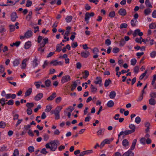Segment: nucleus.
Returning a JSON list of instances; mask_svg holds the SVG:
<instances>
[{
	"mask_svg": "<svg viewBox=\"0 0 156 156\" xmlns=\"http://www.w3.org/2000/svg\"><path fill=\"white\" fill-rule=\"evenodd\" d=\"M51 145V151H55L57 149L58 144H59V141L58 140L51 141L50 142Z\"/></svg>",
	"mask_w": 156,
	"mask_h": 156,
	"instance_id": "1",
	"label": "nucleus"
},
{
	"mask_svg": "<svg viewBox=\"0 0 156 156\" xmlns=\"http://www.w3.org/2000/svg\"><path fill=\"white\" fill-rule=\"evenodd\" d=\"M70 77L69 75H66L62 77L61 80V82L62 83H64L70 80Z\"/></svg>",
	"mask_w": 156,
	"mask_h": 156,
	"instance_id": "2",
	"label": "nucleus"
},
{
	"mask_svg": "<svg viewBox=\"0 0 156 156\" xmlns=\"http://www.w3.org/2000/svg\"><path fill=\"white\" fill-rule=\"evenodd\" d=\"M133 133H132V131H131L130 130H126L125 131H121L120 132L119 134L118 135V136L119 137L121 135H127L131 134Z\"/></svg>",
	"mask_w": 156,
	"mask_h": 156,
	"instance_id": "3",
	"label": "nucleus"
},
{
	"mask_svg": "<svg viewBox=\"0 0 156 156\" xmlns=\"http://www.w3.org/2000/svg\"><path fill=\"white\" fill-rule=\"evenodd\" d=\"M62 106H57L54 110L52 111L51 112V114H53V113L59 114V112L62 109Z\"/></svg>",
	"mask_w": 156,
	"mask_h": 156,
	"instance_id": "4",
	"label": "nucleus"
},
{
	"mask_svg": "<svg viewBox=\"0 0 156 156\" xmlns=\"http://www.w3.org/2000/svg\"><path fill=\"white\" fill-rule=\"evenodd\" d=\"M90 54L89 51H82L81 53V56L83 58H87L90 55Z\"/></svg>",
	"mask_w": 156,
	"mask_h": 156,
	"instance_id": "5",
	"label": "nucleus"
},
{
	"mask_svg": "<svg viewBox=\"0 0 156 156\" xmlns=\"http://www.w3.org/2000/svg\"><path fill=\"white\" fill-rule=\"evenodd\" d=\"M101 82L102 79L100 77H97L96 78L94 82L95 84H99L100 86H102L101 84Z\"/></svg>",
	"mask_w": 156,
	"mask_h": 156,
	"instance_id": "6",
	"label": "nucleus"
},
{
	"mask_svg": "<svg viewBox=\"0 0 156 156\" xmlns=\"http://www.w3.org/2000/svg\"><path fill=\"white\" fill-rule=\"evenodd\" d=\"M143 33L140 32V30L139 29L135 30L133 34L134 37H135L137 35H138L140 37H141L143 35Z\"/></svg>",
	"mask_w": 156,
	"mask_h": 156,
	"instance_id": "7",
	"label": "nucleus"
},
{
	"mask_svg": "<svg viewBox=\"0 0 156 156\" xmlns=\"http://www.w3.org/2000/svg\"><path fill=\"white\" fill-rule=\"evenodd\" d=\"M24 34L26 38H29L32 36L33 32L31 30H28Z\"/></svg>",
	"mask_w": 156,
	"mask_h": 156,
	"instance_id": "8",
	"label": "nucleus"
},
{
	"mask_svg": "<svg viewBox=\"0 0 156 156\" xmlns=\"http://www.w3.org/2000/svg\"><path fill=\"white\" fill-rule=\"evenodd\" d=\"M144 125L145 127L146 128L145 129V133H148L150 131V126H151V124L149 122H145L144 123Z\"/></svg>",
	"mask_w": 156,
	"mask_h": 156,
	"instance_id": "9",
	"label": "nucleus"
},
{
	"mask_svg": "<svg viewBox=\"0 0 156 156\" xmlns=\"http://www.w3.org/2000/svg\"><path fill=\"white\" fill-rule=\"evenodd\" d=\"M119 14L122 16H125L126 14V12L125 9L122 8L120 9L118 11Z\"/></svg>",
	"mask_w": 156,
	"mask_h": 156,
	"instance_id": "10",
	"label": "nucleus"
},
{
	"mask_svg": "<svg viewBox=\"0 0 156 156\" xmlns=\"http://www.w3.org/2000/svg\"><path fill=\"white\" fill-rule=\"evenodd\" d=\"M11 20L12 21H15L18 16L15 12H12L11 15Z\"/></svg>",
	"mask_w": 156,
	"mask_h": 156,
	"instance_id": "11",
	"label": "nucleus"
},
{
	"mask_svg": "<svg viewBox=\"0 0 156 156\" xmlns=\"http://www.w3.org/2000/svg\"><path fill=\"white\" fill-rule=\"evenodd\" d=\"M130 150L125 152L122 155V156H133L134 153Z\"/></svg>",
	"mask_w": 156,
	"mask_h": 156,
	"instance_id": "12",
	"label": "nucleus"
},
{
	"mask_svg": "<svg viewBox=\"0 0 156 156\" xmlns=\"http://www.w3.org/2000/svg\"><path fill=\"white\" fill-rule=\"evenodd\" d=\"M43 95L42 93H39L36 95L34 99L36 101H39L43 97Z\"/></svg>",
	"mask_w": 156,
	"mask_h": 156,
	"instance_id": "13",
	"label": "nucleus"
},
{
	"mask_svg": "<svg viewBox=\"0 0 156 156\" xmlns=\"http://www.w3.org/2000/svg\"><path fill=\"white\" fill-rule=\"evenodd\" d=\"M105 129H101L97 132V134L98 136H103L104 134Z\"/></svg>",
	"mask_w": 156,
	"mask_h": 156,
	"instance_id": "14",
	"label": "nucleus"
},
{
	"mask_svg": "<svg viewBox=\"0 0 156 156\" xmlns=\"http://www.w3.org/2000/svg\"><path fill=\"white\" fill-rule=\"evenodd\" d=\"M136 141L137 140L136 139H135L133 140L132 145L129 150H133L134 149L136 145Z\"/></svg>",
	"mask_w": 156,
	"mask_h": 156,
	"instance_id": "15",
	"label": "nucleus"
},
{
	"mask_svg": "<svg viewBox=\"0 0 156 156\" xmlns=\"http://www.w3.org/2000/svg\"><path fill=\"white\" fill-rule=\"evenodd\" d=\"M56 97V93L55 92L53 93L47 100L48 101H51L53 100Z\"/></svg>",
	"mask_w": 156,
	"mask_h": 156,
	"instance_id": "16",
	"label": "nucleus"
},
{
	"mask_svg": "<svg viewBox=\"0 0 156 156\" xmlns=\"http://www.w3.org/2000/svg\"><path fill=\"white\" fill-rule=\"evenodd\" d=\"M149 103L151 105H154L156 104V101L154 98H151L149 100Z\"/></svg>",
	"mask_w": 156,
	"mask_h": 156,
	"instance_id": "17",
	"label": "nucleus"
},
{
	"mask_svg": "<svg viewBox=\"0 0 156 156\" xmlns=\"http://www.w3.org/2000/svg\"><path fill=\"white\" fill-rule=\"evenodd\" d=\"M32 90V89L31 88H30L27 90L25 93V97H26L29 96L31 94Z\"/></svg>",
	"mask_w": 156,
	"mask_h": 156,
	"instance_id": "18",
	"label": "nucleus"
},
{
	"mask_svg": "<svg viewBox=\"0 0 156 156\" xmlns=\"http://www.w3.org/2000/svg\"><path fill=\"white\" fill-rule=\"evenodd\" d=\"M116 92L114 91H112L109 94V97L111 99H113L115 97Z\"/></svg>",
	"mask_w": 156,
	"mask_h": 156,
	"instance_id": "19",
	"label": "nucleus"
},
{
	"mask_svg": "<svg viewBox=\"0 0 156 156\" xmlns=\"http://www.w3.org/2000/svg\"><path fill=\"white\" fill-rule=\"evenodd\" d=\"M28 60V59H27L26 58L24 59L22 61V64L21 66V68L22 69H24L25 68L26 66V62H27V61Z\"/></svg>",
	"mask_w": 156,
	"mask_h": 156,
	"instance_id": "20",
	"label": "nucleus"
},
{
	"mask_svg": "<svg viewBox=\"0 0 156 156\" xmlns=\"http://www.w3.org/2000/svg\"><path fill=\"white\" fill-rule=\"evenodd\" d=\"M129 127L131 129L130 130L132 131V133H133L135 132L136 126L132 124H129Z\"/></svg>",
	"mask_w": 156,
	"mask_h": 156,
	"instance_id": "21",
	"label": "nucleus"
},
{
	"mask_svg": "<svg viewBox=\"0 0 156 156\" xmlns=\"http://www.w3.org/2000/svg\"><path fill=\"white\" fill-rule=\"evenodd\" d=\"M31 46V42L28 41L26 42L25 44L24 48L26 49H29Z\"/></svg>",
	"mask_w": 156,
	"mask_h": 156,
	"instance_id": "22",
	"label": "nucleus"
},
{
	"mask_svg": "<svg viewBox=\"0 0 156 156\" xmlns=\"http://www.w3.org/2000/svg\"><path fill=\"white\" fill-rule=\"evenodd\" d=\"M114 105V102L112 100H110L107 103V105L108 107L109 108L113 107Z\"/></svg>",
	"mask_w": 156,
	"mask_h": 156,
	"instance_id": "23",
	"label": "nucleus"
},
{
	"mask_svg": "<svg viewBox=\"0 0 156 156\" xmlns=\"http://www.w3.org/2000/svg\"><path fill=\"white\" fill-rule=\"evenodd\" d=\"M137 21V20L135 19H133L131 21V24L133 27H135L136 26V23Z\"/></svg>",
	"mask_w": 156,
	"mask_h": 156,
	"instance_id": "24",
	"label": "nucleus"
},
{
	"mask_svg": "<svg viewBox=\"0 0 156 156\" xmlns=\"http://www.w3.org/2000/svg\"><path fill=\"white\" fill-rule=\"evenodd\" d=\"M90 15L89 14V12H86L85 16V21H87V23H88V20L90 17L89 16Z\"/></svg>",
	"mask_w": 156,
	"mask_h": 156,
	"instance_id": "25",
	"label": "nucleus"
},
{
	"mask_svg": "<svg viewBox=\"0 0 156 156\" xmlns=\"http://www.w3.org/2000/svg\"><path fill=\"white\" fill-rule=\"evenodd\" d=\"M38 62L37 59L35 57L33 61V66L34 67H35L38 65Z\"/></svg>",
	"mask_w": 156,
	"mask_h": 156,
	"instance_id": "26",
	"label": "nucleus"
},
{
	"mask_svg": "<svg viewBox=\"0 0 156 156\" xmlns=\"http://www.w3.org/2000/svg\"><path fill=\"white\" fill-rule=\"evenodd\" d=\"M82 152L83 153V154L85 155L92 153L93 152L92 150H90L83 151Z\"/></svg>",
	"mask_w": 156,
	"mask_h": 156,
	"instance_id": "27",
	"label": "nucleus"
},
{
	"mask_svg": "<svg viewBox=\"0 0 156 156\" xmlns=\"http://www.w3.org/2000/svg\"><path fill=\"white\" fill-rule=\"evenodd\" d=\"M145 3L147 7L151 8L152 7V6L151 5L150 1L149 0H146L145 1Z\"/></svg>",
	"mask_w": 156,
	"mask_h": 156,
	"instance_id": "28",
	"label": "nucleus"
},
{
	"mask_svg": "<svg viewBox=\"0 0 156 156\" xmlns=\"http://www.w3.org/2000/svg\"><path fill=\"white\" fill-rule=\"evenodd\" d=\"M34 106V104L33 103H27L26 105V106L28 108L31 109Z\"/></svg>",
	"mask_w": 156,
	"mask_h": 156,
	"instance_id": "29",
	"label": "nucleus"
},
{
	"mask_svg": "<svg viewBox=\"0 0 156 156\" xmlns=\"http://www.w3.org/2000/svg\"><path fill=\"white\" fill-rule=\"evenodd\" d=\"M20 64V61L18 59H15L13 62V64L14 66H18Z\"/></svg>",
	"mask_w": 156,
	"mask_h": 156,
	"instance_id": "30",
	"label": "nucleus"
},
{
	"mask_svg": "<svg viewBox=\"0 0 156 156\" xmlns=\"http://www.w3.org/2000/svg\"><path fill=\"white\" fill-rule=\"evenodd\" d=\"M111 80L109 79H108V80H105V87H107L108 86L109 84L111 83Z\"/></svg>",
	"mask_w": 156,
	"mask_h": 156,
	"instance_id": "31",
	"label": "nucleus"
},
{
	"mask_svg": "<svg viewBox=\"0 0 156 156\" xmlns=\"http://www.w3.org/2000/svg\"><path fill=\"white\" fill-rule=\"evenodd\" d=\"M52 108V107L51 105H48L46 106L45 111L47 112H49L51 111Z\"/></svg>",
	"mask_w": 156,
	"mask_h": 156,
	"instance_id": "32",
	"label": "nucleus"
},
{
	"mask_svg": "<svg viewBox=\"0 0 156 156\" xmlns=\"http://www.w3.org/2000/svg\"><path fill=\"white\" fill-rule=\"evenodd\" d=\"M122 143L123 146L126 147L129 145V142L127 140L124 139L123 140Z\"/></svg>",
	"mask_w": 156,
	"mask_h": 156,
	"instance_id": "33",
	"label": "nucleus"
},
{
	"mask_svg": "<svg viewBox=\"0 0 156 156\" xmlns=\"http://www.w3.org/2000/svg\"><path fill=\"white\" fill-rule=\"evenodd\" d=\"M90 88L91 90V92L94 93H96L97 90V88L94 87V86H93L92 84L91 85Z\"/></svg>",
	"mask_w": 156,
	"mask_h": 156,
	"instance_id": "34",
	"label": "nucleus"
},
{
	"mask_svg": "<svg viewBox=\"0 0 156 156\" xmlns=\"http://www.w3.org/2000/svg\"><path fill=\"white\" fill-rule=\"evenodd\" d=\"M150 29H154L156 28V23H155L150 24L149 25Z\"/></svg>",
	"mask_w": 156,
	"mask_h": 156,
	"instance_id": "35",
	"label": "nucleus"
},
{
	"mask_svg": "<svg viewBox=\"0 0 156 156\" xmlns=\"http://www.w3.org/2000/svg\"><path fill=\"white\" fill-rule=\"evenodd\" d=\"M115 12L114 11L110 12L109 14V16L111 18H113L115 16Z\"/></svg>",
	"mask_w": 156,
	"mask_h": 156,
	"instance_id": "36",
	"label": "nucleus"
},
{
	"mask_svg": "<svg viewBox=\"0 0 156 156\" xmlns=\"http://www.w3.org/2000/svg\"><path fill=\"white\" fill-rule=\"evenodd\" d=\"M72 18L73 17L71 16H67L66 18L65 19L67 22L69 23L71 21Z\"/></svg>",
	"mask_w": 156,
	"mask_h": 156,
	"instance_id": "37",
	"label": "nucleus"
},
{
	"mask_svg": "<svg viewBox=\"0 0 156 156\" xmlns=\"http://www.w3.org/2000/svg\"><path fill=\"white\" fill-rule=\"evenodd\" d=\"M77 86V83L76 82H74L73 84L72 85V88L71 89V90L73 91L76 87Z\"/></svg>",
	"mask_w": 156,
	"mask_h": 156,
	"instance_id": "38",
	"label": "nucleus"
},
{
	"mask_svg": "<svg viewBox=\"0 0 156 156\" xmlns=\"http://www.w3.org/2000/svg\"><path fill=\"white\" fill-rule=\"evenodd\" d=\"M28 150L30 153H32L34 151V148L33 146H30L28 147Z\"/></svg>",
	"mask_w": 156,
	"mask_h": 156,
	"instance_id": "39",
	"label": "nucleus"
},
{
	"mask_svg": "<svg viewBox=\"0 0 156 156\" xmlns=\"http://www.w3.org/2000/svg\"><path fill=\"white\" fill-rule=\"evenodd\" d=\"M84 75L83 76V78H87L89 75V72L87 70H85L84 72Z\"/></svg>",
	"mask_w": 156,
	"mask_h": 156,
	"instance_id": "40",
	"label": "nucleus"
},
{
	"mask_svg": "<svg viewBox=\"0 0 156 156\" xmlns=\"http://www.w3.org/2000/svg\"><path fill=\"white\" fill-rule=\"evenodd\" d=\"M147 70H145L144 73H142V75L140 76L139 78V79L140 80H142L143 78L145 76L146 74L147 73Z\"/></svg>",
	"mask_w": 156,
	"mask_h": 156,
	"instance_id": "41",
	"label": "nucleus"
},
{
	"mask_svg": "<svg viewBox=\"0 0 156 156\" xmlns=\"http://www.w3.org/2000/svg\"><path fill=\"white\" fill-rule=\"evenodd\" d=\"M51 81L49 80H47L45 82V86L47 87H49L51 85Z\"/></svg>",
	"mask_w": 156,
	"mask_h": 156,
	"instance_id": "42",
	"label": "nucleus"
},
{
	"mask_svg": "<svg viewBox=\"0 0 156 156\" xmlns=\"http://www.w3.org/2000/svg\"><path fill=\"white\" fill-rule=\"evenodd\" d=\"M139 67L138 66H135L134 68L133 72L135 73H137L139 71Z\"/></svg>",
	"mask_w": 156,
	"mask_h": 156,
	"instance_id": "43",
	"label": "nucleus"
},
{
	"mask_svg": "<svg viewBox=\"0 0 156 156\" xmlns=\"http://www.w3.org/2000/svg\"><path fill=\"white\" fill-rule=\"evenodd\" d=\"M135 122L137 124L140 123L141 122V119L139 116L136 117L135 120Z\"/></svg>",
	"mask_w": 156,
	"mask_h": 156,
	"instance_id": "44",
	"label": "nucleus"
},
{
	"mask_svg": "<svg viewBox=\"0 0 156 156\" xmlns=\"http://www.w3.org/2000/svg\"><path fill=\"white\" fill-rule=\"evenodd\" d=\"M151 12V9L149 8H148L145 9L144 11V14L146 15H147L149 14Z\"/></svg>",
	"mask_w": 156,
	"mask_h": 156,
	"instance_id": "45",
	"label": "nucleus"
},
{
	"mask_svg": "<svg viewBox=\"0 0 156 156\" xmlns=\"http://www.w3.org/2000/svg\"><path fill=\"white\" fill-rule=\"evenodd\" d=\"M131 64L133 66H135L137 62V60L136 58L132 59L130 61Z\"/></svg>",
	"mask_w": 156,
	"mask_h": 156,
	"instance_id": "46",
	"label": "nucleus"
},
{
	"mask_svg": "<svg viewBox=\"0 0 156 156\" xmlns=\"http://www.w3.org/2000/svg\"><path fill=\"white\" fill-rule=\"evenodd\" d=\"M146 140L145 137L141 138L140 140V143L143 145L145 144H146Z\"/></svg>",
	"mask_w": 156,
	"mask_h": 156,
	"instance_id": "47",
	"label": "nucleus"
},
{
	"mask_svg": "<svg viewBox=\"0 0 156 156\" xmlns=\"http://www.w3.org/2000/svg\"><path fill=\"white\" fill-rule=\"evenodd\" d=\"M62 47L59 44H57L56 45V51L60 52L61 51Z\"/></svg>",
	"mask_w": 156,
	"mask_h": 156,
	"instance_id": "48",
	"label": "nucleus"
},
{
	"mask_svg": "<svg viewBox=\"0 0 156 156\" xmlns=\"http://www.w3.org/2000/svg\"><path fill=\"white\" fill-rule=\"evenodd\" d=\"M19 155V151L18 149H15L13 153V156H18Z\"/></svg>",
	"mask_w": 156,
	"mask_h": 156,
	"instance_id": "49",
	"label": "nucleus"
},
{
	"mask_svg": "<svg viewBox=\"0 0 156 156\" xmlns=\"http://www.w3.org/2000/svg\"><path fill=\"white\" fill-rule=\"evenodd\" d=\"M111 43V41L109 39H106L105 41V44L107 46L110 45Z\"/></svg>",
	"mask_w": 156,
	"mask_h": 156,
	"instance_id": "50",
	"label": "nucleus"
},
{
	"mask_svg": "<svg viewBox=\"0 0 156 156\" xmlns=\"http://www.w3.org/2000/svg\"><path fill=\"white\" fill-rule=\"evenodd\" d=\"M119 48L115 47L112 50V52L114 53H116L119 52Z\"/></svg>",
	"mask_w": 156,
	"mask_h": 156,
	"instance_id": "51",
	"label": "nucleus"
},
{
	"mask_svg": "<svg viewBox=\"0 0 156 156\" xmlns=\"http://www.w3.org/2000/svg\"><path fill=\"white\" fill-rule=\"evenodd\" d=\"M49 136L46 134H44L43 135V139L45 141H47L49 139Z\"/></svg>",
	"mask_w": 156,
	"mask_h": 156,
	"instance_id": "52",
	"label": "nucleus"
},
{
	"mask_svg": "<svg viewBox=\"0 0 156 156\" xmlns=\"http://www.w3.org/2000/svg\"><path fill=\"white\" fill-rule=\"evenodd\" d=\"M5 100L4 98H2L0 100V103L2 106H4L5 104Z\"/></svg>",
	"mask_w": 156,
	"mask_h": 156,
	"instance_id": "53",
	"label": "nucleus"
},
{
	"mask_svg": "<svg viewBox=\"0 0 156 156\" xmlns=\"http://www.w3.org/2000/svg\"><path fill=\"white\" fill-rule=\"evenodd\" d=\"M150 56L152 58H154L156 56V51H153L150 53Z\"/></svg>",
	"mask_w": 156,
	"mask_h": 156,
	"instance_id": "54",
	"label": "nucleus"
},
{
	"mask_svg": "<svg viewBox=\"0 0 156 156\" xmlns=\"http://www.w3.org/2000/svg\"><path fill=\"white\" fill-rule=\"evenodd\" d=\"M127 26H128L127 24L126 23H122V24H121V25L120 26V29H122L123 28H126L127 27Z\"/></svg>",
	"mask_w": 156,
	"mask_h": 156,
	"instance_id": "55",
	"label": "nucleus"
},
{
	"mask_svg": "<svg viewBox=\"0 0 156 156\" xmlns=\"http://www.w3.org/2000/svg\"><path fill=\"white\" fill-rule=\"evenodd\" d=\"M6 126L5 123V122L1 121L0 122V128H3L5 127Z\"/></svg>",
	"mask_w": 156,
	"mask_h": 156,
	"instance_id": "56",
	"label": "nucleus"
},
{
	"mask_svg": "<svg viewBox=\"0 0 156 156\" xmlns=\"http://www.w3.org/2000/svg\"><path fill=\"white\" fill-rule=\"evenodd\" d=\"M50 64H53L54 66H56L58 65V62L56 60L52 61L50 62Z\"/></svg>",
	"mask_w": 156,
	"mask_h": 156,
	"instance_id": "57",
	"label": "nucleus"
},
{
	"mask_svg": "<svg viewBox=\"0 0 156 156\" xmlns=\"http://www.w3.org/2000/svg\"><path fill=\"white\" fill-rule=\"evenodd\" d=\"M150 96L151 98H156V93L155 92H152L150 94Z\"/></svg>",
	"mask_w": 156,
	"mask_h": 156,
	"instance_id": "58",
	"label": "nucleus"
},
{
	"mask_svg": "<svg viewBox=\"0 0 156 156\" xmlns=\"http://www.w3.org/2000/svg\"><path fill=\"white\" fill-rule=\"evenodd\" d=\"M32 5V2L30 0H27V3L26 4V6L27 7H30Z\"/></svg>",
	"mask_w": 156,
	"mask_h": 156,
	"instance_id": "59",
	"label": "nucleus"
},
{
	"mask_svg": "<svg viewBox=\"0 0 156 156\" xmlns=\"http://www.w3.org/2000/svg\"><path fill=\"white\" fill-rule=\"evenodd\" d=\"M41 153L46 154L48 153V152L46 151V150L45 148H43L41 151Z\"/></svg>",
	"mask_w": 156,
	"mask_h": 156,
	"instance_id": "60",
	"label": "nucleus"
},
{
	"mask_svg": "<svg viewBox=\"0 0 156 156\" xmlns=\"http://www.w3.org/2000/svg\"><path fill=\"white\" fill-rule=\"evenodd\" d=\"M27 112L28 115H30L32 113V111L31 109L30 108H27Z\"/></svg>",
	"mask_w": 156,
	"mask_h": 156,
	"instance_id": "61",
	"label": "nucleus"
},
{
	"mask_svg": "<svg viewBox=\"0 0 156 156\" xmlns=\"http://www.w3.org/2000/svg\"><path fill=\"white\" fill-rule=\"evenodd\" d=\"M15 26L14 25H10L9 26L10 31L11 32L14 31L15 29Z\"/></svg>",
	"mask_w": 156,
	"mask_h": 156,
	"instance_id": "62",
	"label": "nucleus"
},
{
	"mask_svg": "<svg viewBox=\"0 0 156 156\" xmlns=\"http://www.w3.org/2000/svg\"><path fill=\"white\" fill-rule=\"evenodd\" d=\"M31 126L30 125L28 124L27 125H25L24 126V129L25 130H26V131L28 130L30 128Z\"/></svg>",
	"mask_w": 156,
	"mask_h": 156,
	"instance_id": "63",
	"label": "nucleus"
},
{
	"mask_svg": "<svg viewBox=\"0 0 156 156\" xmlns=\"http://www.w3.org/2000/svg\"><path fill=\"white\" fill-rule=\"evenodd\" d=\"M141 39L142 37H140L139 38H136L135 39V41L141 44L142 43V41H141Z\"/></svg>",
	"mask_w": 156,
	"mask_h": 156,
	"instance_id": "64",
	"label": "nucleus"
}]
</instances>
